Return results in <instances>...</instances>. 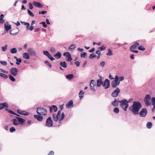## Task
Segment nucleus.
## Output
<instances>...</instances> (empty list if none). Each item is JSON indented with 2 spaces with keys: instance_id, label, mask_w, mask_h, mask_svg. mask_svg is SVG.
Masks as SVG:
<instances>
[{
  "instance_id": "39448f33",
  "label": "nucleus",
  "mask_w": 155,
  "mask_h": 155,
  "mask_svg": "<svg viewBox=\"0 0 155 155\" xmlns=\"http://www.w3.org/2000/svg\"><path fill=\"white\" fill-rule=\"evenodd\" d=\"M53 125V122L51 117H48L46 120L45 126L48 127H51Z\"/></svg>"
},
{
  "instance_id": "13d9d810",
  "label": "nucleus",
  "mask_w": 155,
  "mask_h": 155,
  "mask_svg": "<svg viewBox=\"0 0 155 155\" xmlns=\"http://www.w3.org/2000/svg\"><path fill=\"white\" fill-rule=\"evenodd\" d=\"M0 63L4 65H6L7 64V62L5 61H1Z\"/></svg>"
},
{
  "instance_id": "c85d7f7f",
  "label": "nucleus",
  "mask_w": 155,
  "mask_h": 155,
  "mask_svg": "<svg viewBox=\"0 0 155 155\" xmlns=\"http://www.w3.org/2000/svg\"><path fill=\"white\" fill-rule=\"evenodd\" d=\"M66 61H71L72 60V58H71V56L70 55V54L68 55L66 57Z\"/></svg>"
},
{
  "instance_id": "c756f323",
  "label": "nucleus",
  "mask_w": 155,
  "mask_h": 155,
  "mask_svg": "<svg viewBox=\"0 0 155 155\" xmlns=\"http://www.w3.org/2000/svg\"><path fill=\"white\" fill-rule=\"evenodd\" d=\"M147 127L148 129H150L152 126V124L151 122H148L146 124Z\"/></svg>"
},
{
  "instance_id": "f257e3e1",
  "label": "nucleus",
  "mask_w": 155,
  "mask_h": 155,
  "mask_svg": "<svg viewBox=\"0 0 155 155\" xmlns=\"http://www.w3.org/2000/svg\"><path fill=\"white\" fill-rule=\"evenodd\" d=\"M141 107L142 105L140 102L134 101L133 104L129 107V108L134 115H137L139 114V110Z\"/></svg>"
},
{
  "instance_id": "9b49d317",
  "label": "nucleus",
  "mask_w": 155,
  "mask_h": 155,
  "mask_svg": "<svg viewBox=\"0 0 155 155\" xmlns=\"http://www.w3.org/2000/svg\"><path fill=\"white\" fill-rule=\"evenodd\" d=\"M4 27L5 30L7 31H8L11 29V25H9L8 22L7 21L4 24Z\"/></svg>"
},
{
  "instance_id": "4d7b16f0",
  "label": "nucleus",
  "mask_w": 155,
  "mask_h": 155,
  "mask_svg": "<svg viewBox=\"0 0 155 155\" xmlns=\"http://www.w3.org/2000/svg\"><path fill=\"white\" fill-rule=\"evenodd\" d=\"M105 62L104 61H102L100 64V66L104 67V66Z\"/></svg>"
},
{
  "instance_id": "bb28decb",
  "label": "nucleus",
  "mask_w": 155,
  "mask_h": 155,
  "mask_svg": "<svg viewBox=\"0 0 155 155\" xmlns=\"http://www.w3.org/2000/svg\"><path fill=\"white\" fill-rule=\"evenodd\" d=\"M66 78L68 80H71L74 77V75L73 74H69L65 76Z\"/></svg>"
},
{
  "instance_id": "de8ad7c7",
  "label": "nucleus",
  "mask_w": 155,
  "mask_h": 155,
  "mask_svg": "<svg viewBox=\"0 0 155 155\" xmlns=\"http://www.w3.org/2000/svg\"><path fill=\"white\" fill-rule=\"evenodd\" d=\"M87 54V53L85 52H83L82 53H81V57L82 58H84Z\"/></svg>"
},
{
  "instance_id": "79ce46f5",
  "label": "nucleus",
  "mask_w": 155,
  "mask_h": 155,
  "mask_svg": "<svg viewBox=\"0 0 155 155\" xmlns=\"http://www.w3.org/2000/svg\"><path fill=\"white\" fill-rule=\"evenodd\" d=\"M138 49L139 50L143 51L145 50V48L144 47L140 45L138 47Z\"/></svg>"
},
{
  "instance_id": "6e6552de",
  "label": "nucleus",
  "mask_w": 155,
  "mask_h": 155,
  "mask_svg": "<svg viewBox=\"0 0 155 155\" xmlns=\"http://www.w3.org/2000/svg\"><path fill=\"white\" fill-rule=\"evenodd\" d=\"M102 86L105 89H107L110 87V81L108 79H106L102 84Z\"/></svg>"
},
{
  "instance_id": "c9c22d12",
  "label": "nucleus",
  "mask_w": 155,
  "mask_h": 155,
  "mask_svg": "<svg viewBox=\"0 0 155 155\" xmlns=\"http://www.w3.org/2000/svg\"><path fill=\"white\" fill-rule=\"evenodd\" d=\"M152 105L155 108V97H153L152 98Z\"/></svg>"
},
{
  "instance_id": "5701e85b",
  "label": "nucleus",
  "mask_w": 155,
  "mask_h": 155,
  "mask_svg": "<svg viewBox=\"0 0 155 155\" xmlns=\"http://www.w3.org/2000/svg\"><path fill=\"white\" fill-rule=\"evenodd\" d=\"M60 65L61 67H62L64 68H66L67 67V64L65 61L60 62Z\"/></svg>"
},
{
  "instance_id": "0eeeda50",
  "label": "nucleus",
  "mask_w": 155,
  "mask_h": 155,
  "mask_svg": "<svg viewBox=\"0 0 155 155\" xmlns=\"http://www.w3.org/2000/svg\"><path fill=\"white\" fill-rule=\"evenodd\" d=\"M147 113V109L144 108L142 109L139 114L140 117H143L146 116Z\"/></svg>"
},
{
  "instance_id": "603ef678",
  "label": "nucleus",
  "mask_w": 155,
  "mask_h": 155,
  "mask_svg": "<svg viewBox=\"0 0 155 155\" xmlns=\"http://www.w3.org/2000/svg\"><path fill=\"white\" fill-rule=\"evenodd\" d=\"M43 53L45 55L48 56L49 54V53L48 51H44L43 52Z\"/></svg>"
},
{
  "instance_id": "f8f14e48",
  "label": "nucleus",
  "mask_w": 155,
  "mask_h": 155,
  "mask_svg": "<svg viewBox=\"0 0 155 155\" xmlns=\"http://www.w3.org/2000/svg\"><path fill=\"white\" fill-rule=\"evenodd\" d=\"M73 101L72 100L70 101L66 104V107L68 108H72L73 107Z\"/></svg>"
},
{
  "instance_id": "b1692460",
  "label": "nucleus",
  "mask_w": 155,
  "mask_h": 155,
  "mask_svg": "<svg viewBox=\"0 0 155 155\" xmlns=\"http://www.w3.org/2000/svg\"><path fill=\"white\" fill-rule=\"evenodd\" d=\"M11 121L13 122V124L14 125H17L19 124L18 120L16 118L12 119Z\"/></svg>"
},
{
  "instance_id": "864d4df0",
  "label": "nucleus",
  "mask_w": 155,
  "mask_h": 155,
  "mask_svg": "<svg viewBox=\"0 0 155 155\" xmlns=\"http://www.w3.org/2000/svg\"><path fill=\"white\" fill-rule=\"evenodd\" d=\"M40 24H42L44 28H46L47 27V25L46 24L45 22H42L40 23Z\"/></svg>"
},
{
  "instance_id": "7c9ffc66",
  "label": "nucleus",
  "mask_w": 155,
  "mask_h": 155,
  "mask_svg": "<svg viewBox=\"0 0 155 155\" xmlns=\"http://www.w3.org/2000/svg\"><path fill=\"white\" fill-rule=\"evenodd\" d=\"M65 117V114L64 113H62V115L61 117L59 119V122L61 123V121L64 119Z\"/></svg>"
},
{
  "instance_id": "f3484780",
  "label": "nucleus",
  "mask_w": 155,
  "mask_h": 155,
  "mask_svg": "<svg viewBox=\"0 0 155 155\" xmlns=\"http://www.w3.org/2000/svg\"><path fill=\"white\" fill-rule=\"evenodd\" d=\"M34 117L39 121H41L43 120V117L39 115H34Z\"/></svg>"
},
{
  "instance_id": "c03bdc74",
  "label": "nucleus",
  "mask_w": 155,
  "mask_h": 155,
  "mask_svg": "<svg viewBox=\"0 0 155 155\" xmlns=\"http://www.w3.org/2000/svg\"><path fill=\"white\" fill-rule=\"evenodd\" d=\"M98 49L100 51H101L105 50V48L104 46L102 45L101 47L98 48Z\"/></svg>"
},
{
  "instance_id": "680f3d73",
  "label": "nucleus",
  "mask_w": 155,
  "mask_h": 155,
  "mask_svg": "<svg viewBox=\"0 0 155 155\" xmlns=\"http://www.w3.org/2000/svg\"><path fill=\"white\" fill-rule=\"evenodd\" d=\"M29 8L30 9H32L33 8V6L31 3H29Z\"/></svg>"
},
{
  "instance_id": "412c9836",
  "label": "nucleus",
  "mask_w": 155,
  "mask_h": 155,
  "mask_svg": "<svg viewBox=\"0 0 155 155\" xmlns=\"http://www.w3.org/2000/svg\"><path fill=\"white\" fill-rule=\"evenodd\" d=\"M119 101H117L116 98L112 102V104L114 107H117L118 105Z\"/></svg>"
},
{
  "instance_id": "5fc2aeb1",
  "label": "nucleus",
  "mask_w": 155,
  "mask_h": 155,
  "mask_svg": "<svg viewBox=\"0 0 155 155\" xmlns=\"http://www.w3.org/2000/svg\"><path fill=\"white\" fill-rule=\"evenodd\" d=\"M52 107L53 108V109L54 112H56L58 108L57 106L55 105H52Z\"/></svg>"
},
{
  "instance_id": "bf43d9fd",
  "label": "nucleus",
  "mask_w": 155,
  "mask_h": 155,
  "mask_svg": "<svg viewBox=\"0 0 155 155\" xmlns=\"http://www.w3.org/2000/svg\"><path fill=\"white\" fill-rule=\"evenodd\" d=\"M15 127H12L10 129V131L11 132H13L15 131Z\"/></svg>"
},
{
  "instance_id": "69168bd1",
  "label": "nucleus",
  "mask_w": 155,
  "mask_h": 155,
  "mask_svg": "<svg viewBox=\"0 0 155 155\" xmlns=\"http://www.w3.org/2000/svg\"><path fill=\"white\" fill-rule=\"evenodd\" d=\"M34 28V27L33 26V25H31V26L30 27H29V29L31 31H32Z\"/></svg>"
},
{
  "instance_id": "37998d69",
  "label": "nucleus",
  "mask_w": 155,
  "mask_h": 155,
  "mask_svg": "<svg viewBox=\"0 0 155 155\" xmlns=\"http://www.w3.org/2000/svg\"><path fill=\"white\" fill-rule=\"evenodd\" d=\"M16 61V64L18 65H19L20 64V63L21 62V59L20 58H18L17 59Z\"/></svg>"
},
{
  "instance_id": "052dcab7",
  "label": "nucleus",
  "mask_w": 155,
  "mask_h": 155,
  "mask_svg": "<svg viewBox=\"0 0 155 155\" xmlns=\"http://www.w3.org/2000/svg\"><path fill=\"white\" fill-rule=\"evenodd\" d=\"M90 87L91 89L94 92H95L96 91V89L94 88V86L93 85H90Z\"/></svg>"
},
{
  "instance_id": "4be33fe9",
  "label": "nucleus",
  "mask_w": 155,
  "mask_h": 155,
  "mask_svg": "<svg viewBox=\"0 0 155 155\" xmlns=\"http://www.w3.org/2000/svg\"><path fill=\"white\" fill-rule=\"evenodd\" d=\"M22 55L23 58L26 59H28L29 58V55L27 53H24Z\"/></svg>"
},
{
  "instance_id": "6e6d98bb",
  "label": "nucleus",
  "mask_w": 155,
  "mask_h": 155,
  "mask_svg": "<svg viewBox=\"0 0 155 155\" xmlns=\"http://www.w3.org/2000/svg\"><path fill=\"white\" fill-rule=\"evenodd\" d=\"M61 114V110H59L57 113V115H56V116L57 117V118H58V119L60 117V115Z\"/></svg>"
},
{
  "instance_id": "a878e982",
  "label": "nucleus",
  "mask_w": 155,
  "mask_h": 155,
  "mask_svg": "<svg viewBox=\"0 0 155 155\" xmlns=\"http://www.w3.org/2000/svg\"><path fill=\"white\" fill-rule=\"evenodd\" d=\"M84 92L83 91H81L79 93V96L80 100L81 99L84 97Z\"/></svg>"
},
{
  "instance_id": "09e8293b",
  "label": "nucleus",
  "mask_w": 155,
  "mask_h": 155,
  "mask_svg": "<svg viewBox=\"0 0 155 155\" xmlns=\"http://www.w3.org/2000/svg\"><path fill=\"white\" fill-rule=\"evenodd\" d=\"M28 14L31 17H33L34 16V15L31 12V11L29 9H28L27 10Z\"/></svg>"
},
{
  "instance_id": "2eb2a0df",
  "label": "nucleus",
  "mask_w": 155,
  "mask_h": 155,
  "mask_svg": "<svg viewBox=\"0 0 155 155\" xmlns=\"http://www.w3.org/2000/svg\"><path fill=\"white\" fill-rule=\"evenodd\" d=\"M17 111L18 113L21 114L25 116H27L29 114V113L28 112H26L25 113V111H21L19 109H18Z\"/></svg>"
},
{
  "instance_id": "3c124183",
  "label": "nucleus",
  "mask_w": 155,
  "mask_h": 155,
  "mask_svg": "<svg viewBox=\"0 0 155 155\" xmlns=\"http://www.w3.org/2000/svg\"><path fill=\"white\" fill-rule=\"evenodd\" d=\"M76 47V45L74 44L71 45L69 48V49H74Z\"/></svg>"
},
{
  "instance_id": "423d86ee",
  "label": "nucleus",
  "mask_w": 155,
  "mask_h": 155,
  "mask_svg": "<svg viewBox=\"0 0 155 155\" xmlns=\"http://www.w3.org/2000/svg\"><path fill=\"white\" fill-rule=\"evenodd\" d=\"M120 92V89L116 87L111 93V96L113 97H116L118 96Z\"/></svg>"
},
{
  "instance_id": "393cba45",
  "label": "nucleus",
  "mask_w": 155,
  "mask_h": 155,
  "mask_svg": "<svg viewBox=\"0 0 155 155\" xmlns=\"http://www.w3.org/2000/svg\"><path fill=\"white\" fill-rule=\"evenodd\" d=\"M21 22L24 25H26V27L27 30H28L29 29V27L30 25V24L28 22H26L24 21H21Z\"/></svg>"
},
{
  "instance_id": "ddd939ff",
  "label": "nucleus",
  "mask_w": 155,
  "mask_h": 155,
  "mask_svg": "<svg viewBox=\"0 0 155 155\" xmlns=\"http://www.w3.org/2000/svg\"><path fill=\"white\" fill-rule=\"evenodd\" d=\"M16 118L18 120L19 124L21 125H23L25 123V119L22 118L21 117H16Z\"/></svg>"
},
{
  "instance_id": "774afa93",
  "label": "nucleus",
  "mask_w": 155,
  "mask_h": 155,
  "mask_svg": "<svg viewBox=\"0 0 155 155\" xmlns=\"http://www.w3.org/2000/svg\"><path fill=\"white\" fill-rule=\"evenodd\" d=\"M54 152L53 151H50L48 155H54Z\"/></svg>"
},
{
  "instance_id": "2f4dec72",
  "label": "nucleus",
  "mask_w": 155,
  "mask_h": 155,
  "mask_svg": "<svg viewBox=\"0 0 155 155\" xmlns=\"http://www.w3.org/2000/svg\"><path fill=\"white\" fill-rule=\"evenodd\" d=\"M52 116L53 119L54 121H57L58 120V119L57 118V117L56 116V115L55 114H52Z\"/></svg>"
},
{
  "instance_id": "8fccbe9b",
  "label": "nucleus",
  "mask_w": 155,
  "mask_h": 155,
  "mask_svg": "<svg viewBox=\"0 0 155 155\" xmlns=\"http://www.w3.org/2000/svg\"><path fill=\"white\" fill-rule=\"evenodd\" d=\"M5 110H6L8 111L9 113H10L11 114H15V113H14V112H13L12 111L10 110H9L7 108H6Z\"/></svg>"
},
{
  "instance_id": "dca6fc26",
  "label": "nucleus",
  "mask_w": 155,
  "mask_h": 155,
  "mask_svg": "<svg viewBox=\"0 0 155 155\" xmlns=\"http://www.w3.org/2000/svg\"><path fill=\"white\" fill-rule=\"evenodd\" d=\"M33 5L36 7L39 8L43 7L42 5L39 2H34L33 3Z\"/></svg>"
},
{
  "instance_id": "20e7f679",
  "label": "nucleus",
  "mask_w": 155,
  "mask_h": 155,
  "mask_svg": "<svg viewBox=\"0 0 155 155\" xmlns=\"http://www.w3.org/2000/svg\"><path fill=\"white\" fill-rule=\"evenodd\" d=\"M151 96L149 94H147L144 99V101L146 105L147 106L150 104Z\"/></svg>"
},
{
  "instance_id": "ea45409f",
  "label": "nucleus",
  "mask_w": 155,
  "mask_h": 155,
  "mask_svg": "<svg viewBox=\"0 0 155 155\" xmlns=\"http://www.w3.org/2000/svg\"><path fill=\"white\" fill-rule=\"evenodd\" d=\"M8 45H5L4 46L2 47V50L3 51H5L7 49Z\"/></svg>"
},
{
  "instance_id": "a211bd4d",
  "label": "nucleus",
  "mask_w": 155,
  "mask_h": 155,
  "mask_svg": "<svg viewBox=\"0 0 155 155\" xmlns=\"http://www.w3.org/2000/svg\"><path fill=\"white\" fill-rule=\"evenodd\" d=\"M102 84V79L101 78L97 80V85L98 87H100Z\"/></svg>"
},
{
  "instance_id": "e2e57ef3",
  "label": "nucleus",
  "mask_w": 155,
  "mask_h": 155,
  "mask_svg": "<svg viewBox=\"0 0 155 155\" xmlns=\"http://www.w3.org/2000/svg\"><path fill=\"white\" fill-rule=\"evenodd\" d=\"M51 51L53 52V53H54L55 52V48H54V47H51Z\"/></svg>"
},
{
  "instance_id": "cd10ccee",
  "label": "nucleus",
  "mask_w": 155,
  "mask_h": 155,
  "mask_svg": "<svg viewBox=\"0 0 155 155\" xmlns=\"http://www.w3.org/2000/svg\"><path fill=\"white\" fill-rule=\"evenodd\" d=\"M139 45V43L136 42L134 45H133L131 46V47L130 48V49H135Z\"/></svg>"
},
{
  "instance_id": "e433bc0d",
  "label": "nucleus",
  "mask_w": 155,
  "mask_h": 155,
  "mask_svg": "<svg viewBox=\"0 0 155 155\" xmlns=\"http://www.w3.org/2000/svg\"><path fill=\"white\" fill-rule=\"evenodd\" d=\"M10 79L12 81L15 82V78L12 75H9Z\"/></svg>"
},
{
  "instance_id": "49530a36",
  "label": "nucleus",
  "mask_w": 155,
  "mask_h": 155,
  "mask_svg": "<svg viewBox=\"0 0 155 155\" xmlns=\"http://www.w3.org/2000/svg\"><path fill=\"white\" fill-rule=\"evenodd\" d=\"M106 55L109 56L113 55V54L112 53V51L110 49H109L108 50V52L106 53Z\"/></svg>"
},
{
  "instance_id": "f03ea898",
  "label": "nucleus",
  "mask_w": 155,
  "mask_h": 155,
  "mask_svg": "<svg viewBox=\"0 0 155 155\" xmlns=\"http://www.w3.org/2000/svg\"><path fill=\"white\" fill-rule=\"evenodd\" d=\"M119 102L120 103V106L126 111L127 108L129 106V104H127V99H124L120 101H119Z\"/></svg>"
},
{
  "instance_id": "338daca9",
  "label": "nucleus",
  "mask_w": 155,
  "mask_h": 155,
  "mask_svg": "<svg viewBox=\"0 0 155 155\" xmlns=\"http://www.w3.org/2000/svg\"><path fill=\"white\" fill-rule=\"evenodd\" d=\"M74 63L76 64L77 67H78L80 66V63L78 61H77L74 62Z\"/></svg>"
},
{
  "instance_id": "aec40b11",
  "label": "nucleus",
  "mask_w": 155,
  "mask_h": 155,
  "mask_svg": "<svg viewBox=\"0 0 155 155\" xmlns=\"http://www.w3.org/2000/svg\"><path fill=\"white\" fill-rule=\"evenodd\" d=\"M54 56L56 59L60 58L61 56V54L60 52H58L57 53L54 55Z\"/></svg>"
},
{
  "instance_id": "f704fd0d",
  "label": "nucleus",
  "mask_w": 155,
  "mask_h": 155,
  "mask_svg": "<svg viewBox=\"0 0 155 155\" xmlns=\"http://www.w3.org/2000/svg\"><path fill=\"white\" fill-rule=\"evenodd\" d=\"M113 111L116 114H118L119 112V110L118 107H115Z\"/></svg>"
},
{
  "instance_id": "9d476101",
  "label": "nucleus",
  "mask_w": 155,
  "mask_h": 155,
  "mask_svg": "<svg viewBox=\"0 0 155 155\" xmlns=\"http://www.w3.org/2000/svg\"><path fill=\"white\" fill-rule=\"evenodd\" d=\"M11 74L14 76H15L18 74V71L15 68H12L10 70Z\"/></svg>"
},
{
  "instance_id": "473e14b6",
  "label": "nucleus",
  "mask_w": 155,
  "mask_h": 155,
  "mask_svg": "<svg viewBox=\"0 0 155 155\" xmlns=\"http://www.w3.org/2000/svg\"><path fill=\"white\" fill-rule=\"evenodd\" d=\"M12 54H15L17 52V50L15 48H13L10 50Z\"/></svg>"
},
{
  "instance_id": "1a4fd4ad",
  "label": "nucleus",
  "mask_w": 155,
  "mask_h": 155,
  "mask_svg": "<svg viewBox=\"0 0 155 155\" xmlns=\"http://www.w3.org/2000/svg\"><path fill=\"white\" fill-rule=\"evenodd\" d=\"M28 51L31 56H37L36 52L32 48H29Z\"/></svg>"
},
{
  "instance_id": "6ab92c4d",
  "label": "nucleus",
  "mask_w": 155,
  "mask_h": 155,
  "mask_svg": "<svg viewBox=\"0 0 155 155\" xmlns=\"http://www.w3.org/2000/svg\"><path fill=\"white\" fill-rule=\"evenodd\" d=\"M111 86L113 88H116L117 86V81L113 80L111 82Z\"/></svg>"
},
{
  "instance_id": "72a5a7b5",
  "label": "nucleus",
  "mask_w": 155,
  "mask_h": 155,
  "mask_svg": "<svg viewBox=\"0 0 155 155\" xmlns=\"http://www.w3.org/2000/svg\"><path fill=\"white\" fill-rule=\"evenodd\" d=\"M0 76L5 79H7L8 78V76L2 73H0Z\"/></svg>"
},
{
  "instance_id": "7ed1b4c3",
  "label": "nucleus",
  "mask_w": 155,
  "mask_h": 155,
  "mask_svg": "<svg viewBox=\"0 0 155 155\" xmlns=\"http://www.w3.org/2000/svg\"><path fill=\"white\" fill-rule=\"evenodd\" d=\"M37 112L39 115H45L47 114V110L43 107H38L37 109Z\"/></svg>"
},
{
  "instance_id": "4c0bfd02",
  "label": "nucleus",
  "mask_w": 155,
  "mask_h": 155,
  "mask_svg": "<svg viewBox=\"0 0 155 155\" xmlns=\"http://www.w3.org/2000/svg\"><path fill=\"white\" fill-rule=\"evenodd\" d=\"M44 63L48 66L50 68H51V64L48 61H45Z\"/></svg>"
},
{
  "instance_id": "4468645a",
  "label": "nucleus",
  "mask_w": 155,
  "mask_h": 155,
  "mask_svg": "<svg viewBox=\"0 0 155 155\" xmlns=\"http://www.w3.org/2000/svg\"><path fill=\"white\" fill-rule=\"evenodd\" d=\"M8 105L7 103L4 102L0 104V110L4 108L5 107H8Z\"/></svg>"
},
{
  "instance_id": "a18cd8bd",
  "label": "nucleus",
  "mask_w": 155,
  "mask_h": 155,
  "mask_svg": "<svg viewBox=\"0 0 155 155\" xmlns=\"http://www.w3.org/2000/svg\"><path fill=\"white\" fill-rule=\"evenodd\" d=\"M48 57L51 61H53L55 60L54 58L50 54L47 56Z\"/></svg>"
},
{
  "instance_id": "a19ab883",
  "label": "nucleus",
  "mask_w": 155,
  "mask_h": 155,
  "mask_svg": "<svg viewBox=\"0 0 155 155\" xmlns=\"http://www.w3.org/2000/svg\"><path fill=\"white\" fill-rule=\"evenodd\" d=\"M90 85H93L94 86H96V83L93 80H91V81Z\"/></svg>"
},
{
  "instance_id": "0e129e2a",
  "label": "nucleus",
  "mask_w": 155,
  "mask_h": 155,
  "mask_svg": "<svg viewBox=\"0 0 155 155\" xmlns=\"http://www.w3.org/2000/svg\"><path fill=\"white\" fill-rule=\"evenodd\" d=\"M134 49H130V50L133 52L135 53H137L138 52V51L137 50H134Z\"/></svg>"
},
{
  "instance_id": "58836bf2",
  "label": "nucleus",
  "mask_w": 155,
  "mask_h": 155,
  "mask_svg": "<svg viewBox=\"0 0 155 155\" xmlns=\"http://www.w3.org/2000/svg\"><path fill=\"white\" fill-rule=\"evenodd\" d=\"M96 56L95 54L93 53L92 54H91L89 56V58L90 59H91L95 58Z\"/></svg>"
}]
</instances>
